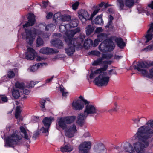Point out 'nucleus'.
I'll use <instances>...</instances> for the list:
<instances>
[{
  "label": "nucleus",
  "mask_w": 153,
  "mask_h": 153,
  "mask_svg": "<svg viewBox=\"0 0 153 153\" xmlns=\"http://www.w3.org/2000/svg\"><path fill=\"white\" fill-rule=\"evenodd\" d=\"M146 126H143L138 128L136 134L132 137L131 140L137 141L133 144V146L129 143L126 142L122 145L121 147H116L115 149L119 152H123L122 149L125 152L134 153L135 151L137 153H145V149L149 145L148 138L152 134L151 130L149 131Z\"/></svg>",
  "instance_id": "obj_1"
},
{
  "label": "nucleus",
  "mask_w": 153,
  "mask_h": 153,
  "mask_svg": "<svg viewBox=\"0 0 153 153\" xmlns=\"http://www.w3.org/2000/svg\"><path fill=\"white\" fill-rule=\"evenodd\" d=\"M69 25H68V24H66L65 25H60L59 26V30L60 31L61 33H63L64 32H65V34L64 35V36L65 35V34L67 33L68 32L71 31V30H75V29L71 30H68L69 29Z\"/></svg>",
  "instance_id": "obj_27"
},
{
  "label": "nucleus",
  "mask_w": 153,
  "mask_h": 153,
  "mask_svg": "<svg viewBox=\"0 0 153 153\" xmlns=\"http://www.w3.org/2000/svg\"><path fill=\"white\" fill-rule=\"evenodd\" d=\"M21 138L16 133H13L5 139L4 146L6 147H13L18 144Z\"/></svg>",
  "instance_id": "obj_7"
},
{
  "label": "nucleus",
  "mask_w": 153,
  "mask_h": 153,
  "mask_svg": "<svg viewBox=\"0 0 153 153\" xmlns=\"http://www.w3.org/2000/svg\"><path fill=\"white\" fill-rule=\"evenodd\" d=\"M53 13L51 12L48 13L46 16V18L47 19H50L52 17Z\"/></svg>",
  "instance_id": "obj_59"
},
{
  "label": "nucleus",
  "mask_w": 153,
  "mask_h": 153,
  "mask_svg": "<svg viewBox=\"0 0 153 153\" xmlns=\"http://www.w3.org/2000/svg\"><path fill=\"white\" fill-rule=\"evenodd\" d=\"M39 52L45 54H51L53 53H57L59 52L58 50H54L51 48L48 47L42 48Z\"/></svg>",
  "instance_id": "obj_19"
},
{
  "label": "nucleus",
  "mask_w": 153,
  "mask_h": 153,
  "mask_svg": "<svg viewBox=\"0 0 153 153\" xmlns=\"http://www.w3.org/2000/svg\"><path fill=\"white\" fill-rule=\"evenodd\" d=\"M45 64L44 63H40L34 65L30 68V71L31 72H35L39 68L42 67L43 65Z\"/></svg>",
  "instance_id": "obj_35"
},
{
  "label": "nucleus",
  "mask_w": 153,
  "mask_h": 153,
  "mask_svg": "<svg viewBox=\"0 0 153 153\" xmlns=\"http://www.w3.org/2000/svg\"><path fill=\"white\" fill-rule=\"evenodd\" d=\"M22 90L23 93L26 95L28 94L30 92V90L28 89L23 88Z\"/></svg>",
  "instance_id": "obj_57"
},
{
  "label": "nucleus",
  "mask_w": 153,
  "mask_h": 153,
  "mask_svg": "<svg viewBox=\"0 0 153 153\" xmlns=\"http://www.w3.org/2000/svg\"><path fill=\"white\" fill-rule=\"evenodd\" d=\"M28 19V22L23 25V27L24 28L29 26H32L34 24L35 21V16L33 14H29Z\"/></svg>",
  "instance_id": "obj_18"
},
{
  "label": "nucleus",
  "mask_w": 153,
  "mask_h": 153,
  "mask_svg": "<svg viewBox=\"0 0 153 153\" xmlns=\"http://www.w3.org/2000/svg\"><path fill=\"white\" fill-rule=\"evenodd\" d=\"M107 73L109 75H111L112 74H115L116 75L117 73L115 71L112 69L109 71H108L107 72H106V74Z\"/></svg>",
  "instance_id": "obj_52"
},
{
  "label": "nucleus",
  "mask_w": 153,
  "mask_h": 153,
  "mask_svg": "<svg viewBox=\"0 0 153 153\" xmlns=\"http://www.w3.org/2000/svg\"><path fill=\"white\" fill-rule=\"evenodd\" d=\"M140 120V118L139 117L134 118L132 119V120L133 121V124L135 125L136 127H137L139 126V124Z\"/></svg>",
  "instance_id": "obj_41"
},
{
  "label": "nucleus",
  "mask_w": 153,
  "mask_h": 153,
  "mask_svg": "<svg viewBox=\"0 0 153 153\" xmlns=\"http://www.w3.org/2000/svg\"><path fill=\"white\" fill-rule=\"evenodd\" d=\"M80 31V28L77 27L75 30L68 32L64 36V39L65 42L68 45L69 47L65 49L66 54L69 56H71L75 51L76 48L77 49H79L77 47V46L75 44L76 41L75 39H71L76 33H79Z\"/></svg>",
  "instance_id": "obj_2"
},
{
  "label": "nucleus",
  "mask_w": 153,
  "mask_h": 153,
  "mask_svg": "<svg viewBox=\"0 0 153 153\" xmlns=\"http://www.w3.org/2000/svg\"><path fill=\"white\" fill-rule=\"evenodd\" d=\"M108 3H105L104 2H101L99 5V7H104V8H105L109 6Z\"/></svg>",
  "instance_id": "obj_53"
},
{
  "label": "nucleus",
  "mask_w": 153,
  "mask_h": 153,
  "mask_svg": "<svg viewBox=\"0 0 153 153\" xmlns=\"http://www.w3.org/2000/svg\"><path fill=\"white\" fill-rule=\"evenodd\" d=\"M46 102V101L44 100H41L40 102V104H41V107L42 108V110L43 111H44L45 110V103Z\"/></svg>",
  "instance_id": "obj_51"
},
{
  "label": "nucleus",
  "mask_w": 153,
  "mask_h": 153,
  "mask_svg": "<svg viewBox=\"0 0 153 153\" xmlns=\"http://www.w3.org/2000/svg\"><path fill=\"white\" fill-rule=\"evenodd\" d=\"M36 84V82L33 81L28 82H27V86L28 87H33Z\"/></svg>",
  "instance_id": "obj_47"
},
{
  "label": "nucleus",
  "mask_w": 153,
  "mask_h": 153,
  "mask_svg": "<svg viewBox=\"0 0 153 153\" xmlns=\"http://www.w3.org/2000/svg\"><path fill=\"white\" fill-rule=\"evenodd\" d=\"M143 126H146V128H147L148 130V131H149V130H151L153 133V134L151 135V136H150V137H149L148 138V140L149 142V139L151 138L153 136V120H149L148 121H147L146 124V125L142 126L140 127V128H141V127Z\"/></svg>",
  "instance_id": "obj_23"
},
{
  "label": "nucleus",
  "mask_w": 153,
  "mask_h": 153,
  "mask_svg": "<svg viewBox=\"0 0 153 153\" xmlns=\"http://www.w3.org/2000/svg\"><path fill=\"white\" fill-rule=\"evenodd\" d=\"M78 23L79 22L77 19H75L72 20L70 23L68 24V25H69V28H70L76 27L77 26Z\"/></svg>",
  "instance_id": "obj_34"
},
{
  "label": "nucleus",
  "mask_w": 153,
  "mask_h": 153,
  "mask_svg": "<svg viewBox=\"0 0 153 153\" xmlns=\"http://www.w3.org/2000/svg\"><path fill=\"white\" fill-rule=\"evenodd\" d=\"M113 19V17L111 15H110L109 18V21L106 26V27H111V26L112 23V21Z\"/></svg>",
  "instance_id": "obj_45"
},
{
  "label": "nucleus",
  "mask_w": 153,
  "mask_h": 153,
  "mask_svg": "<svg viewBox=\"0 0 153 153\" xmlns=\"http://www.w3.org/2000/svg\"><path fill=\"white\" fill-rule=\"evenodd\" d=\"M83 137L86 138L90 136V134L88 132H86L83 135Z\"/></svg>",
  "instance_id": "obj_64"
},
{
  "label": "nucleus",
  "mask_w": 153,
  "mask_h": 153,
  "mask_svg": "<svg viewBox=\"0 0 153 153\" xmlns=\"http://www.w3.org/2000/svg\"><path fill=\"white\" fill-rule=\"evenodd\" d=\"M64 117L58 118L57 120L56 123V128L58 129L61 128L64 130L67 128L66 123Z\"/></svg>",
  "instance_id": "obj_16"
},
{
  "label": "nucleus",
  "mask_w": 153,
  "mask_h": 153,
  "mask_svg": "<svg viewBox=\"0 0 153 153\" xmlns=\"http://www.w3.org/2000/svg\"><path fill=\"white\" fill-rule=\"evenodd\" d=\"M112 56V55L110 54H102L101 58H99L94 60L92 63V65L94 66L99 65L104 66L105 65H108V64H110L112 62L111 61H103V60L104 59H110Z\"/></svg>",
  "instance_id": "obj_9"
},
{
  "label": "nucleus",
  "mask_w": 153,
  "mask_h": 153,
  "mask_svg": "<svg viewBox=\"0 0 153 153\" xmlns=\"http://www.w3.org/2000/svg\"><path fill=\"white\" fill-rule=\"evenodd\" d=\"M49 1H42V4L43 5V6L44 8H46V7L48 5L49 3Z\"/></svg>",
  "instance_id": "obj_61"
},
{
  "label": "nucleus",
  "mask_w": 153,
  "mask_h": 153,
  "mask_svg": "<svg viewBox=\"0 0 153 153\" xmlns=\"http://www.w3.org/2000/svg\"><path fill=\"white\" fill-rule=\"evenodd\" d=\"M54 77V76H52L50 78L46 80V83H49L51 82Z\"/></svg>",
  "instance_id": "obj_63"
},
{
  "label": "nucleus",
  "mask_w": 153,
  "mask_h": 153,
  "mask_svg": "<svg viewBox=\"0 0 153 153\" xmlns=\"http://www.w3.org/2000/svg\"><path fill=\"white\" fill-rule=\"evenodd\" d=\"M20 129L21 131L24 134L25 138L27 140H29L30 138L28 135L29 132V131L22 126H20Z\"/></svg>",
  "instance_id": "obj_28"
},
{
  "label": "nucleus",
  "mask_w": 153,
  "mask_h": 153,
  "mask_svg": "<svg viewBox=\"0 0 153 153\" xmlns=\"http://www.w3.org/2000/svg\"><path fill=\"white\" fill-rule=\"evenodd\" d=\"M108 66L105 65L98 69L95 70L94 72L95 74H100L96 77L94 81L95 84L99 86H106L109 81L110 77L106 76V72H104L106 71Z\"/></svg>",
  "instance_id": "obj_3"
},
{
  "label": "nucleus",
  "mask_w": 153,
  "mask_h": 153,
  "mask_svg": "<svg viewBox=\"0 0 153 153\" xmlns=\"http://www.w3.org/2000/svg\"><path fill=\"white\" fill-rule=\"evenodd\" d=\"M15 87L16 89L20 88L22 90L24 87V84L23 83L17 82L15 84Z\"/></svg>",
  "instance_id": "obj_43"
},
{
  "label": "nucleus",
  "mask_w": 153,
  "mask_h": 153,
  "mask_svg": "<svg viewBox=\"0 0 153 153\" xmlns=\"http://www.w3.org/2000/svg\"><path fill=\"white\" fill-rule=\"evenodd\" d=\"M100 42V41H99V40L98 39H95L94 41L93 46L94 47L97 46L98 45Z\"/></svg>",
  "instance_id": "obj_58"
},
{
  "label": "nucleus",
  "mask_w": 153,
  "mask_h": 153,
  "mask_svg": "<svg viewBox=\"0 0 153 153\" xmlns=\"http://www.w3.org/2000/svg\"><path fill=\"white\" fill-rule=\"evenodd\" d=\"M113 39L116 42L117 46L120 48H123L125 46V43L121 38L115 37Z\"/></svg>",
  "instance_id": "obj_26"
},
{
  "label": "nucleus",
  "mask_w": 153,
  "mask_h": 153,
  "mask_svg": "<svg viewBox=\"0 0 153 153\" xmlns=\"http://www.w3.org/2000/svg\"><path fill=\"white\" fill-rule=\"evenodd\" d=\"M88 101L85 105V109L84 113L80 114L78 116L77 123L82 126L84 123V121L88 115L91 116L98 113V111L95 106L89 104Z\"/></svg>",
  "instance_id": "obj_5"
},
{
  "label": "nucleus",
  "mask_w": 153,
  "mask_h": 153,
  "mask_svg": "<svg viewBox=\"0 0 153 153\" xmlns=\"http://www.w3.org/2000/svg\"><path fill=\"white\" fill-rule=\"evenodd\" d=\"M39 133L38 132H36L35 134H34L33 136V137L34 138L35 140L36 139L37 137H38L39 135Z\"/></svg>",
  "instance_id": "obj_62"
},
{
  "label": "nucleus",
  "mask_w": 153,
  "mask_h": 153,
  "mask_svg": "<svg viewBox=\"0 0 153 153\" xmlns=\"http://www.w3.org/2000/svg\"><path fill=\"white\" fill-rule=\"evenodd\" d=\"M0 100H1L2 102H6L7 101V98L4 95H2L0 97Z\"/></svg>",
  "instance_id": "obj_54"
},
{
  "label": "nucleus",
  "mask_w": 153,
  "mask_h": 153,
  "mask_svg": "<svg viewBox=\"0 0 153 153\" xmlns=\"http://www.w3.org/2000/svg\"><path fill=\"white\" fill-rule=\"evenodd\" d=\"M91 143L90 141H85L79 147V153H88V150L91 148Z\"/></svg>",
  "instance_id": "obj_12"
},
{
  "label": "nucleus",
  "mask_w": 153,
  "mask_h": 153,
  "mask_svg": "<svg viewBox=\"0 0 153 153\" xmlns=\"http://www.w3.org/2000/svg\"><path fill=\"white\" fill-rule=\"evenodd\" d=\"M60 92L62 94V96L63 97H66L67 95L68 94V92L66 91L64 88H63L60 87Z\"/></svg>",
  "instance_id": "obj_44"
},
{
  "label": "nucleus",
  "mask_w": 153,
  "mask_h": 153,
  "mask_svg": "<svg viewBox=\"0 0 153 153\" xmlns=\"http://www.w3.org/2000/svg\"><path fill=\"white\" fill-rule=\"evenodd\" d=\"M37 46L39 47L42 45L44 43L43 40L39 37H38L36 40Z\"/></svg>",
  "instance_id": "obj_42"
},
{
  "label": "nucleus",
  "mask_w": 153,
  "mask_h": 153,
  "mask_svg": "<svg viewBox=\"0 0 153 153\" xmlns=\"http://www.w3.org/2000/svg\"><path fill=\"white\" fill-rule=\"evenodd\" d=\"M32 120L34 122H39V117L33 116L32 117Z\"/></svg>",
  "instance_id": "obj_55"
},
{
  "label": "nucleus",
  "mask_w": 153,
  "mask_h": 153,
  "mask_svg": "<svg viewBox=\"0 0 153 153\" xmlns=\"http://www.w3.org/2000/svg\"><path fill=\"white\" fill-rule=\"evenodd\" d=\"M40 27L43 26L45 28V30L46 31L49 30H53L55 28V26L52 24H50L48 25L47 26H45L44 24H40L39 25Z\"/></svg>",
  "instance_id": "obj_36"
},
{
  "label": "nucleus",
  "mask_w": 153,
  "mask_h": 153,
  "mask_svg": "<svg viewBox=\"0 0 153 153\" xmlns=\"http://www.w3.org/2000/svg\"><path fill=\"white\" fill-rule=\"evenodd\" d=\"M36 54V52L33 48H28L27 51L26 53L25 58L27 60H32L34 59Z\"/></svg>",
  "instance_id": "obj_17"
},
{
  "label": "nucleus",
  "mask_w": 153,
  "mask_h": 153,
  "mask_svg": "<svg viewBox=\"0 0 153 153\" xmlns=\"http://www.w3.org/2000/svg\"><path fill=\"white\" fill-rule=\"evenodd\" d=\"M66 124H70L73 122L76 118L74 116L64 117Z\"/></svg>",
  "instance_id": "obj_33"
},
{
  "label": "nucleus",
  "mask_w": 153,
  "mask_h": 153,
  "mask_svg": "<svg viewBox=\"0 0 153 153\" xmlns=\"http://www.w3.org/2000/svg\"><path fill=\"white\" fill-rule=\"evenodd\" d=\"M90 54L96 56H100V53L97 51H91L89 52Z\"/></svg>",
  "instance_id": "obj_49"
},
{
  "label": "nucleus",
  "mask_w": 153,
  "mask_h": 153,
  "mask_svg": "<svg viewBox=\"0 0 153 153\" xmlns=\"http://www.w3.org/2000/svg\"><path fill=\"white\" fill-rule=\"evenodd\" d=\"M13 97L15 99L18 98L20 96V94L19 90L17 89H14L12 92Z\"/></svg>",
  "instance_id": "obj_37"
},
{
  "label": "nucleus",
  "mask_w": 153,
  "mask_h": 153,
  "mask_svg": "<svg viewBox=\"0 0 153 153\" xmlns=\"http://www.w3.org/2000/svg\"><path fill=\"white\" fill-rule=\"evenodd\" d=\"M21 112V111L20 107L19 106L16 107L15 114V117L16 119L19 118Z\"/></svg>",
  "instance_id": "obj_39"
},
{
  "label": "nucleus",
  "mask_w": 153,
  "mask_h": 153,
  "mask_svg": "<svg viewBox=\"0 0 153 153\" xmlns=\"http://www.w3.org/2000/svg\"><path fill=\"white\" fill-rule=\"evenodd\" d=\"M99 10L100 9L97 8L93 11L92 13L91 14L90 17V20H92L93 17L98 13Z\"/></svg>",
  "instance_id": "obj_46"
},
{
  "label": "nucleus",
  "mask_w": 153,
  "mask_h": 153,
  "mask_svg": "<svg viewBox=\"0 0 153 153\" xmlns=\"http://www.w3.org/2000/svg\"><path fill=\"white\" fill-rule=\"evenodd\" d=\"M76 126L75 124H73L68 127L65 131V135L68 137L71 138L77 132Z\"/></svg>",
  "instance_id": "obj_13"
},
{
  "label": "nucleus",
  "mask_w": 153,
  "mask_h": 153,
  "mask_svg": "<svg viewBox=\"0 0 153 153\" xmlns=\"http://www.w3.org/2000/svg\"><path fill=\"white\" fill-rule=\"evenodd\" d=\"M25 32L22 34V38L23 39H25L27 43L30 45L33 43L36 35L42 36L44 38H48L49 36V35H45L42 31L35 28L32 29L25 28Z\"/></svg>",
  "instance_id": "obj_4"
},
{
  "label": "nucleus",
  "mask_w": 153,
  "mask_h": 153,
  "mask_svg": "<svg viewBox=\"0 0 153 153\" xmlns=\"http://www.w3.org/2000/svg\"><path fill=\"white\" fill-rule=\"evenodd\" d=\"M79 4V3L78 1H76L75 3H74L72 5V9L74 10H76V9H77L78 7Z\"/></svg>",
  "instance_id": "obj_50"
},
{
  "label": "nucleus",
  "mask_w": 153,
  "mask_h": 153,
  "mask_svg": "<svg viewBox=\"0 0 153 153\" xmlns=\"http://www.w3.org/2000/svg\"><path fill=\"white\" fill-rule=\"evenodd\" d=\"M60 15L59 13H56L54 15L53 19L55 20V22H58V20H61L62 21H69L71 19V17L69 15H62L60 18Z\"/></svg>",
  "instance_id": "obj_15"
},
{
  "label": "nucleus",
  "mask_w": 153,
  "mask_h": 153,
  "mask_svg": "<svg viewBox=\"0 0 153 153\" xmlns=\"http://www.w3.org/2000/svg\"><path fill=\"white\" fill-rule=\"evenodd\" d=\"M15 75V74L14 72L11 71H8L7 74V76L9 78H13Z\"/></svg>",
  "instance_id": "obj_48"
},
{
  "label": "nucleus",
  "mask_w": 153,
  "mask_h": 153,
  "mask_svg": "<svg viewBox=\"0 0 153 153\" xmlns=\"http://www.w3.org/2000/svg\"><path fill=\"white\" fill-rule=\"evenodd\" d=\"M117 5L120 10L124 9V7L125 5L124 1L123 0H117Z\"/></svg>",
  "instance_id": "obj_38"
},
{
  "label": "nucleus",
  "mask_w": 153,
  "mask_h": 153,
  "mask_svg": "<svg viewBox=\"0 0 153 153\" xmlns=\"http://www.w3.org/2000/svg\"><path fill=\"white\" fill-rule=\"evenodd\" d=\"M88 101L85 99L77 100L73 101L72 104L73 108L75 110H82L84 107V104L86 105Z\"/></svg>",
  "instance_id": "obj_10"
},
{
  "label": "nucleus",
  "mask_w": 153,
  "mask_h": 153,
  "mask_svg": "<svg viewBox=\"0 0 153 153\" xmlns=\"http://www.w3.org/2000/svg\"><path fill=\"white\" fill-rule=\"evenodd\" d=\"M53 120H54L53 118L51 117H45L43 120L42 122L44 126L47 128H45L44 127H42L40 129V131L43 133H47Z\"/></svg>",
  "instance_id": "obj_11"
},
{
  "label": "nucleus",
  "mask_w": 153,
  "mask_h": 153,
  "mask_svg": "<svg viewBox=\"0 0 153 153\" xmlns=\"http://www.w3.org/2000/svg\"><path fill=\"white\" fill-rule=\"evenodd\" d=\"M94 151L96 153H106L105 147L102 143H99L94 146Z\"/></svg>",
  "instance_id": "obj_20"
},
{
  "label": "nucleus",
  "mask_w": 153,
  "mask_h": 153,
  "mask_svg": "<svg viewBox=\"0 0 153 153\" xmlns=\"http://www.w3.org/2000/svg\"><path fill=\"white\" fill-rule=\"evenodd\" d=\"M103 30L102 29V28L100 27H98L96 29L95 31V32L96 33H100L102 32Z\"/></svg>",
  "instance_id": "obj_56"
},
{
  "label": "nucleus",
  "mask_w": 153,
  "mask_h": 153,
  "mask_svg": "<svg viewBox=\"0 0 153 153\" xmlns=\"http://www.w3.org/2000/svg\"><path fill=\"white\" fill-rule=\"evenodd\" d=\"M102 15H98L94 19V23L97 25H102L103 24V20L102 18Z\"/></svg>",
  "instance_id": "obj_29"
},
{
  "label": "nucleus",
  "mask_w": 153,
  "mask_h": 153,
  "mask_svg": "<svg viewBox=\"0 0 153 153\" xmlns=\"http://www.w3.org/2000/svg\"><path fill=\"white\" fill-rule=\"evenodd\" d=\"M134 0H125V6L129 9L131 8L134 5Z\"/></svg>",
  "instance_id": "obj_31"
},
{
  "label": "nucleus",
  "mask_w": 153,
  "mask_h": 153,
  "mask_svg": "<svg viewBox=\"0 0 153 153\" xmlns=\"http://www.w3.org/2000/svg\"><path fill=\"white\" fill-rule=\"evenodd\" d=\"M92 45L93 41L89 39H85L83 44L84 46L86 48H88Z\"/></svg>",
  "instance_id": "obj_32"
},
{
  "label": "nucleus",
  "mask_w": 153,
  "mask_h": 153,
  "mask_svg": "<svg viewBox=\"0 0 153 153\" xmlns=\"http://www.w3.org/2000/svg\"><path fill=\"white\" fill-rule=\"evenodd\" d=\"M152 49H153V45H149L146 48L144 49V50H147L149 51L152 50Z\"/></svg>",
  "instance_id": "obj_60"
},
{
  "label": "nucleus",
  "mask_w": 153,
  "mask_h": 153,
  "mask_svg": "<svg viewBox=\"0 0 153 153\" xmlns=\"http://www.w3.org/2000/svg\"><path fill=\"white\" fill-rule=\"evenodd\" d=\"M95 28L92 25H89L85 27L86 33L87 35L89 36L94 31Z\"/></svg>",
  "instance_id": "obj_30"
},
{
  "label": "nucleus",
  "mask_w": 153,
  "mask_h": 153,
  "mask_svg": "<svg viewBox=\"0 0 153 153\" xmlns=\"http://www.w3.org/2000/svg\"><path fill=\"white\" fill-rule=\"evenodd\" d=\"M85 35L84 34H80L79 38L76 39L72 37L71 39H74L76 40V42H75V44L76 45V46H77V47L81 49L82 48V45L85 38Z\"/></svg>",
  "instance_id": "obj_22"
},
{
  "label": "nucleus",
  "mask_w": 153,
  "mask_h": 153,
  "mask_svg": "<svg viewBox=\"0 0 153 153\" xmlns=\"http://www.w3.org/2000/svg\"><path fill=\"white\" fill-rule=\"evenodd\" d=\"M78 14V16L82 23H85L87 20H90L89 15L86 10H80L79 11Z\"/></svg>",
  "instance_id": "obj_14"
},
{
  "label": "nucleus",
  "mask_w": 153,
  "mask_h": 153,
  "mask_svg": "<svg viewBox=\"0 0 153 153\" xmlns=\"http://www.w3.org/2000/svg\"><path fill=\"white\" fill-rule=\"evenodd\" d=\"M115 47V44L111 39L104 41L99 46L100 50L102 52L111 51Z\"/></svg>",
  "instance_id": "obj_8"
},
{
  "label": "nucleus",
  "mask_w": 153,
  "mask_h": 153,
  "mask_svg": "<svg viewBox=\"0 0 153 153\" xmlns=\"http://www.w3.org/2000/svg\"><path fill=\"white\" fill-rule=\"evenodd\" d=\"M52 46H55L59 48H60L63 46L62 41L58 38H55L51 41Z\"/></svg>",
  "instance_id": "obj_25"
},
{
  "label": "nucleus",
  "mask_w": 153,
  "mask_h": 153,
  "mask_svg": "<svg viewBox=\"0 0 153 153\" xmlns=\"http://www.w3.org/2000/svg\"><path fill=\"white\" fill-rule=\"evenodd\" d=\"M151 65L153 66V62L151 63ZM149 66V64L146 62H138L134 65V68L137 70L143 76L149 78H153V68L150 70L149 74L148 71L146 69Z\"/></svg>",
  "instance_id": "obj_6"
},
{
  "label": "nucleus",
  "mask_w": 153,
  "mask_h": 153,
  "mask_svg": "<svg viewBox=\"0 0 153 153\" xmlns=\"http://www.w3.org/2000/svg\"><path fill=\"white\" fill-rule=\"evenodd\" d=\"M73 146L71 145L68 143L62 146L60 149V150L63 153L70 152L73 149Z\"/></svg>",
  "instance_id": "obj_24"
},
{
  "label": "nucleus",
  "mask_w": 153,
  "mask_h": 153,
  "mask_svg": "<svg viewBox=\"0 0 153 153\" xmlns=\"http://www.w3.org/2000/svg\"><path fill=\"white\" fill-rule=\"evenodd\" d=\"M97 39L99 40V41L101 42L106 38V35L104 33H101L97 36Z\"/></svg>",
  "instance_id": "obj_40"
},
{
  "label": "nucleus",
  "mask_w": 153,
  "mask_h": 153,
  "mask_svg": "<svg viewBox=\"0 0 153 153\" xmlns=\"http://www.w3.org/2000/svg\"><path fill=\"white\" fill-rule=\"evenodd\" d=\"M150 28L147 32V34L145 36V38L146 39V43H147L149 41L152 39L153 38V34L152 33L153 32V23H152L150 25Z\"/></svg>",
  "instance_id": "obj_21"
}]
</instances>
